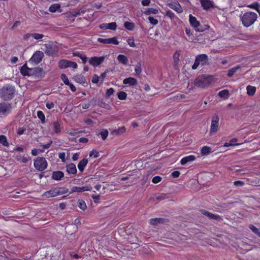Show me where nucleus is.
I'll return each mask as SVG.
<instances>
[{"label":"nucleus","mask_w":260,"mask_h":260,"mask_svg":"<svg viewBox=\"0 0 260 260\" xmlns=\"http://www.w3.org/2000/svg\"><path fill=\"white\" fill-rule=\"evenodd\" d=\"M164 221L162 218H153L150 220L149 223L152 225H157L162 223Z\"/></svg>","instance_id":"nucleus-33"},{"label":"nucleus","mask_w":260,"mask_h":260,"mask_svg":"<svg viewBox=\"0 0 260 260\" xmlns=\"http://www.w3.org/2000/svg\"><path fill=\"white\" fill-rule=\"evenodd\" d=\"M78 207L83 210H85L86 208V205L85 202L82 200H79Z\"/></svg>","instance_id":"nucleus-44"},{"label":"nucleus","mask_w":260,"mask_h":260,"mask_svg":"<svg viewBox=\"0 0 260 260\" xmlns=\"http://www.w3.org/2000/svg\"><path fill=\"white\" fill-rule=\"evenodd\" d=\"M135 71L136 72V75H139L142 72V68L141 63H138L136 65Z\"/></svg>","instance_id":"nucleus-48"},{"label":"nucleus","mask_w":260,"mask_h":260,"mask_svg":"<svg viewBox=\"0 0 260 260\" xmlns=\"http://www.w3.org/2000/svg\"><path fill=\"white\" fill-rule=\"evenodd\" d=\"M118 99L120 100H124L127 98V94L124 91H120L117 94Z\"/></svg>","instance_id":"nucleus-42"},{"label":"nucleus","mask_w":260,"mask_h":260,"mask_svg":"<svg viewBox=\"0 0 260 260\" xmlns=\"http://www.w3.org/2000/svg\"><path fill=\"white\" fill-rule=\"evenodd\" d=\"M58 157L61 160V161L62 162H65V160H66V159H65L66 153L65 152H63L59 153L58 154Z\"/></svg>","instance_id":"nucleus-56"},{"label":"nucleus","mask_w":260,"mask_h":260,"mask_svg":"<svg viewBox=\"0 0 260 260\" xmlns=\"http://www.w3.org/2000/svg\"><path fill=\"white\" fill-rule=\"evenodd\" d=\"M20 72L23 76H30L34 74V70L28 68L25 64L21 68Z\"/></svg>","instance_id":"nucleus-16"},{"label":"nucleus","mask_w":260,"mask_h":260,"mask_svg":"<svg viewBox=\"0 0 260 260\" xmlns=\"http://www.w3.org/2000/svg\"><path fill=\"white\" fill-rule=\"evenodd\" d=\"M37 116L38 118L41 120L42 123H45V116L43 112L41 111H38L37 112Z\"/></svg>","instance_id":"nucleus-38"},{"label":"nucleus","mask_w":260,"mask_h":260,"mask_svg":"<svg viewBox=\"0 0 260 260\" xmlns=\"http://www.w3.org/2000/svg\"><path fill=\"white\" fill-rule=\"evenodd\" d=\"M69 67L72 68L73 69H76L77 68V64L75 62L70 61L69 63Z\"/></svg>","instance_id":"nucleus-58"},{"label":"nucleus","mask_w":260,"mask_h":260,"mask_svg":"<svg viewBox=\"0 0 260 260\" xmlns=\"http://www.w3.org/2000/svg\"><path fill=\"white\" fill-rule=\"evenodd\" d=\"M87 163L88 160L85 158L83 159L82 160L79 161V162L78 164V168L81 172H82L83 171Z\"/></svg>","instance_id":"nucleus-21"},{"label":"nucleus","mask_w":260,"mask_h":260,"mask_svg":"<svg viewBox=\"0 0 260 260\" xmlns=\"http://www.w3.org/2000/svg\"><path fill=\"white\" fill-rule=\"evenodd\" d=\"M211 148L208 146H204L201 149V153L203 155H207L210 153Z\"/></svg>","instance_id":"nucleus-41"},{"label":"nucleus","mask_w":260,"mask_h":260,"mask_svg":"<svg viewBox=\"0 0 260 260\" xmlns=\"http://www.w3.org/2000/svg\"><path fill=\"white\" fill-rule=\"evenodd\" d=\"M209 28L208 25H204L203 26L200 24V26L196 27L195 30L197 31L202 32L205 30L208 29Z\"/></svg>","instance_id":"nucleus-40"},{"label":"nucleus","mask_w":260,"mask_h":260,"mask_svg":"<svg viewBox=\"0 0 260 260\" xmlns=\"http://www.w3.org/2000/svg\"><path fill=\"white\" fill-rule=\"evenodd\" d=\"M117 60L119 62H120L123 64H127V63L128 62L127 57L123 54H119L117 56Z\"/></svg>","instance_id":"nucleus-25"},{"label":"nucleus","mask_w":260,"mask_h":260,"mask_svg":"<svg viewBox=\"0 0 260 260\" xmlns=\"http://www.w3.org/2000/svg\"><path fill=\"white\" fill-rule=\"evenodd\" d=\"M148 20L149 21V22L151 24L154 25H156L158 23V20L156 19H155V18H153V17H151V16H149L148 17Z\"/></svg>","instance_id":"nucleus-54"},{"label":"nucleus","mask_w":260,"mask_h":260,"mask_svg":"<svg viewBox=\"0 0 260 260\" xmlns=\"http://www.w3.org/2000/svg\"><path fill=\"white\" fill-rule=\"evenodd\" d=\"M70 61L62 59L59 62V66L61 69H65L69 68V63Z\"/></svg>","instance_id":"nucleus-31"},{"label":"nucleus","mask_w":260,"mask_h":260,"mask_svg":"<svg viewBox=\"0 0 260 260\" xmlns=\"http://www.w3.org/2000/svg\"><path fill=\"white\" fill-rule=\"evenodd\" d=\"M257 19L256 13L249 11L240 15V20L244 26L248 27L253 25Z\"/></svg>","instance_id":"nucleus-1"},{"label":"nucleus","mask_w":260,"mask_h":260,"mask_svg":"<svg viewBox=\"0 0 260 260\" xmlns=\"http://www.w3.org/2000/svg\"><path fill=\"white\" fill-rule=\"evenodd\" d=\"M64 176V174L61 171H55L52 173V178L53 179L59 181Z\"/></svg>","instance_id":"nucleus-19"},{"label":"nucleus","mask_w":260,"mask_h":260,"mask_svg":"<svg viewBox=\"0 0 260 260\" xmlns=\"http://www.w3.org/2000/svg\"><path fill=\"white\" fill-rule=\"evenodd\" d=\"M174 63L175 66L177 67L179 62V53L176 52L174 54Z\"/></svg>","instance_id":"nucleus-46"},{"label":"nucleus","mask_w":260,"mask_h":260,"mask_svg":"<svg viewBox=\"0 0 260 260\" xmlns=\"http://www.w3.org/2000/svg\"><path fill=\"white\" fill-rule=\"evenodd\" d=\"M200 3L203 8L205 10H208L210 8H214V2L210 0H200Z\"/></svg>","instance_id":"nucleus-13"},{"label":"nucleus","mask_w":260,"mask_h":260,"mask_svg":"<svg viewBox=\"0 0 260 260\" xmlns=\"http://www.w3.org/2000/svg\"><path fill=\"white\" fill-rule=\"evenodd\" d=\"M199 211L202 214L206 216L210 219L218 221H221L223 220L222 217L218 214H213L204 209H201Z\"/></svg>","instance_id":"nucleus-8"},{"label":"nucleus","mask_w":260,"mask_h":260,"mask_svg":"<svg viewBox=\"0 0 260 260\" xmlns=\"http://www.w3.org/2000/svg\"><path fill=\"white\" fill-rule=\"evenodd\" d=\"M189 22L190 25L196 29L198 26H200V22L195 17L192 16L191 15H189Z\"/></svg>","instance_id":"nucleus-20"},{"label":"nucleus","mask_w":260,"mask_h":260,"mask_svg":"<svg viewBox=\"0 0 260 260\" xmlns=\"http://www.w3.org/2000/svg\"><path fill=\"white\" fill-rule=\"evenodd\" d=\"M73 79L77 83L80 84H84L86 82V78L81 75H77L74 76Z\"/></svg>","instance_id":"nucleus-23"},{"label":"nucleus","mask_w":260,"mask_h":260,"mask_svg":"<svg viewBox=\"0 0 260 260\" xmlns=\"http://www.w3.org/2000/svg\"><path fill=\"white\" fill-rule=\"evenodd\" d=\"M219 119V117L217 115H214L212 117L210 127V134H214L217 132L218 129Z\"/></svg>","instance_id":"nucleus-9"},{"label":"nucleus","mask_w":260,"mask_h":260,"mask_svg":"<svg viewBox=\"0 0 260 260\" xmlns=\"http://www.w3.org/2000/svg\"><path fill=\"white\" fill-rule=\"evenodd\" d=\"M52 143V141L50 140L49 143L47 144H46L45 145H42L41 146L43 147V148L44 149H48L50 147L51 144Z\"/></svg>","instance_id":"nucleus-64"},{"label":"nucleus","mask_w":260,"mask_h":260,"mask_svg":"<svg viewBox=\"0 0 260 260\" xmlns=\"http://www.w3.org/2000/svg\"><path fill=\"white\" fill-rule=\"evenodd\" d=\"M259 4L257 2H254L253 4L248 6V7L254 9L259 12L258 9Z\"/></svg>","instance_id":"nucleus-50"},{"label":"nucleus","mask_w":260,"mask_h":260,"mask_svg":"<svg viewBox=\"0 0 260 260\" xmlns=\"http://www.w3.org/2000/svg\"><path fill=\"white\" fill-rule=\"evenodd\" d=\"M44 54L40 51H36L29 60V62L33 65L39 64L42 60Z\"/></svg>","instance_id":"nucleus-6"},{"label":"nucleus","mask_w":260,"mask_h":260,"mask_svg":"<svg viewBox=\"0 0 260 260\" xmlns=\"http://www.w3.org/2000/svg\"><path fill=\"white\" fill-rule=\"evenodd\" d=\"M60 5L59 4H54L51 5L49 8V11L50 12L54 13L60 9Z\"/></svg>","instance_id":"nucleus-27"},{"label":"nucleus","mask_w":260,"mask_h":260,"mask_svg":"<svg viewBox=\"0 0 260 260\" xmlns=\"http://www.w3.org/2000/svg\"><path fill=\"white\" fill-rule=\"evenodd\" d=\"M68 189L66 187H54L45 191L43 194V198H52L67 193Z\"/></svg>","instance_id":"nucleus-2"},{"label":"nucleus","mask_w":260,"mask_h":260,"mask_svg":"<svg viewBox=\"0 0 260 260\" xmlns=\"http://www.w3.org/2000/svg\"><path fill=\"white\" fill-rule=\"evenodd\" d=\"M0 144L4 146L8 147L9 143L7 141L6 137L4 135H0Z\"/></svg>","instance_id":"nucleus-28"},{"label":"nucleus","mask_w":260,"mask_h":260,"mask_svg":"<svg viewBox=\"0 0 260 260\" xmlns=\"http://www.w3.org/2000/svg\"><path fill=\"white\" fill-rule=\"evenodd\" d=\"M218 95L221 98H228L229 95V90L227 89L222 90L218 92Z\"/></svg>","instance_id":"nucleus-35"},{"label":"nucleus","mask_w":260,"mask_h":260,"mask_svg":"<svg viewBox=\"0 0 260 260\" xmlns=\"http://www.w3.org/2000/svg\"><path fill=\"white\" fill-rule=\"evenodd\" d=\"M109 132L107 129H102L100 131L99 135L101 136L103 140H105L108 136Z\"/></svg>","instance_id":"nucleus-32"},{"label":"nucleus","mask_w":260,"mask_h":260,"mask_svg":"<svg viewBox=\"0 0 260 260\" xmlns=\"http://www.w3.org/2000/svg\"><path fill=\"white\" fill-rule=\"evenodd\" d=\"M114 92V89L113 88H110L108 89L106 92V98H109L111 95H112Z\"/></svg>","instance_id":"nucleus-51"},{"label":"nucleus","mask_w":260,"mask_h":260,"mask_svg":"<svg viewBox=\"0 0 260 260\" xmlns=\"http://www.w3.org/2000/svg\"><path fill=\"white\" fill-rule=\"evenodd\" d=\"M209 64V58L207 55L206 54H199L196 57L194 62L192 66V69H197L199 65L204 66Z\"/></svg>","instance_id":"nucleus-4"},{"label":"nucleus","mask_w":260,"mask_h":260,"mask_svg":"<svg viewBox=\"0 0 260 260\" xmlns=\"http://www.w3.org/2000/svg\"><path fill=\"white\" fill-rule=\"evenodd\" d=\"M249 228L256 235H257L258 237H260V231L258 229H257L256 226L253 225V224H250L249 225Z\"/></svg>","instance_id":"nucleus-37"},{"label":"nucleus","mask_w":260,"mask_h":260,"mask_svg":"<svg viewBox=\"0 0 260 260\" xmlns=\"http://www.w3.org/2000/svg\"><path fill=\"white\" fill-rule=\"evenodd\" d=\"M125 28L129 30H132L134 29L135 25L131 22H125L124 24Z\"/></svg>","instance_id":"nucleus-34"},{"label":"nucleus","mask_w":260,"mask_h":260,"mask_svg":"<svg viewBox=\"0 0 260 260\" xmlns=\"http://www.w3.org/2000/svg\"><path fill=\"white\" fill-rule=\"evenodd\" d=\"M162 178L159 176H156L154 177L152 180L153 183L156 184L161 181Z\"/></svg>","instance_id":"nucleus-55"},{"label":"nucleus","mask_w":260,"mask_h":260,"mask_svg":"<svg viewBox=\"0 0 260 260\" xmlns=\"http://www.w3.org/2000/svg\"><path fill=\"white\" fill-rule=\"evenodd\" d=\"M125 132L126 128L125 126H123L120 127H119L117 129L113 130L112 133L116 134L117 135H120L124 133Z\"/></svg>","instance_id":"nucleus-24"},{"label":"nucleus","mask_w":260,"mask_h":260,"mask_svg":"<svg viewBox=\"0 0 260 260\" xmlns=\"http://www.w3.org/2000/svg\"><path fill=\"white\" fill-rule=\"evenodd\" d=\"M45 53L48 55H53L54 52L52 51V48L51 46H46Z\"/></svg>","instance_id":"nucleus-53"},{"label":"nucleus","mask_w":260,"mask_h":260,"mask_svg":"<svg viewBox=\"0 0 260 260\" xmlns=\"http://www.w3.org/2000/svg\"><path fill=\"white\" fill-rule=\"evenodd\" d=\"M100 28L102 29H111L115 30L117 28L116 22H111L109 23H102L100 25Z\"/></svg>","instance_id":"nucleus-15"},{"label":"nucleus","mask_w":260,"mask_h":260,"mask_svg":"<svg viewBox=\"0 0 260 260\" xmlns=\"http://www.w3.org/2000/svg\"><path fill=\"white\" fill-rule=\"evenodd\" d=\"M92 187L90 186L87 185L82 187L73 186L71 188L70 193L73 192H82L85 191H90Z\"/></svg>","instance_id":"nucleus-14"},{"label":"nucleus","mask_w":260,"mask_h":260,"mask_svg":"<svg viewBox=\"0 0 260 260\" xmlns=\"http://www.w3.org/2000/svg\"><path fill=\"white\" fill-rule=\"evenodd\" d=\"M247 93L249 95H253L254 94L256 88L254 86L248 85L246 87Z\"/></svg>","instance_id":"nucleus-30"},{"label":"nucleus","mask_w":260,"mask_h":260,"mask_svg":"<svg viewBox=\"0 0 260 260\" xmlns=\"http://www.w3.org/2000/svg\"><path fill=\"white\" fill-rule=\"evenodd\" d=\"M151 0H142L141 4L143 6H148L150 5Z\"/></svg>","instance_id":"nucleus-60"},{"label":"nucleus","mask_w":260,"mask_h":260,"mask_svg":"<svg viewBox=\"0 0 260 260\" xmlns=\"http://www.w3.org/2000/svg\"><path fill=\"white\" fill-rule=\"evenodd\" d=\"M67 171L69 174H76L77 169L75 164L70 163L67 166Z\"/></svg>","instance_id":"nucleus-18"},{"label":"nucleus","mask_w":260,"mask_h":260,"mask_svg":"<svg viewBox=\"0 0 260 260\" xmlns=\"http://www.w3.org/2000/svg\"><path fill=\"white\" fill-rule=\"evenodd\" d=\"M15 93V88L14 86L7 85L4 86L0 90L1 96L4 100H9L12 99Z\"/></svg>","instance_id":"nucleus-3"},{"label":"nucleus","mask_w":260,"mask_h":260,"mask_svg":"<svg viewBox=\"0 0 260 260\" xmlns=\"http://www.w3.org/2000/svg\"><path fill=\"white\" fill-rule=\"evenodd\" d=\"M46 106L48 109H51L54 107V105L52 102H48L46 103Z\"/></svg>","instance_id":"nucleus-63"},{"label":"nucleus","mask_w":260,"mask_h":260,"mask_svg":"<svg viewBox=\"0 0 260 260\" xmlns=\"http://www.w3.org/2000/svg\"><path fill=\"white\" fill-rule=\"evenodd\" d=\"M234 184L237 186H242L244 184V183L242 181H236L234 182Z\"/></svg>","instance_id":"nucleus-62"},{"label":"nucleus","mask_w":260,"mask_h":260,"mask_svg":"<svg viewBox=\"0 0 260 260\" xmlns=\"http://www.w3.org/2000/svg\"><path fill=\"white\" fill-rule=\"evenodd\" d=\"M89 155L90 157H93L94 158H96L99 156V152L95 150L92 149L91 151H90Z\"/></svg>","instance_id":"nucleus-45"},{"label":"nucleus","mask_w":260,"mask_h":260,"mask_svg":"<svg viewBox=\"0 0 260 260\" xmlns=\"http://www.w3.org/2000/svg\"><path fill=\"white\" fill-rule=\"evenodd\" d=\"M53 125L55 133H58L60 132V125L58 121L54 122Z\"/></svg>","instance_id":"nucleus-39"},{"label":"nucleus","mask_w":260,"mask_h":260,"mask_svg":"<svg viewBox=\"0 0 260 260\" xmlns=\"http://www.w3.org/2000/svg\"><path fill=\"white\" fill-rule=\"evenodd\" d=\"M44 37V35L38 33H32V38L36 40H40Z\"/></svg>","instance_id":"nucleus-47"},{"label":"nucleus","mask_w":260,"mask_h":260,"mask_svg":"<svg viewBox=\"0 0 260 260\" xmlns=\"http://www.w3.org/2000/svg\"><path fill=\"white\" fill-rule=\"evenodd\" d=\"M150 174H151L150 171H147V172H145L144 177L142 179V184H145L147 182V180H148Z\"/></svg>","instance_id":"nucleus-43"},{"label":"nucleus","mask_w":260,"mask_h":260,"mask_svg":"<svg viewBox=\"0 0 260 260\" xmlns=\"http://www.w3.org/2000/svg\"><path fill=\"white\" fill-rule=\"evenodd\" d=\"M11 110V106L8 103L0 104V113L4 115H7Z\"/></svg>","instance_id":"nucleus-12"},{"label":"nucleus","mask_w":260,"mask_h":260,"mask_svg":"<svg viewBox=\"0 0 260 260\" xmlns=\"http://www.w3.org/2000/svg\"><path fill=\"white\" fill-rule=\"evenodd\" d=\"M26 131V128H24V127H20V128H19L18 129H17V134L19 135H22L23 134H24V132Z\"/></svg>","instance_id":"nucleus-57"},{"label":"nucleus","mask_w":260,"mask_h":260,"mask_svg":"<svg viewBox=\"0 0 260 260\" xmlns=\"http://www.w3.org/2000/svg\"><path fill=\"white\" fill-rule=\"evenodd\" d=\"M195 86L201 88H205L208 87L210 82L209 80L204 77H198L194 80L193 82Z\"/></svg>","instance_id":"nucleus-7"},{"label":"nucleus","mask_w":260,"mask_h":260,"mask_svg":"<svg viewBox=\"0 0 260 260\" xmlns=\"http://www.w3.org/2000/svg\"><path fill=\"white\" fill-rule=\"evenodd\" d=\"M127 44L131 47H134L136 46V44L135 43V40L133 38H129L127 39Z\"/></svg>","instance_id":"nucleus-52"},{"label":"nucleus","mask_w":260,"mask_h":260,"mask_svg":"<svg viewBox=\"0 0 260 260\" xmlns=\"http://www.w3.org/2000/svg\"><path fill=\"white\" fill-rule=\"evenodd\" d=\"M158 11L156 9L154 8H148L144 12V14L146 15H149L151 14H157Z\"/></svg>","instance_id":"nucleus-29"},{"label":"nucleus","mask_w":260,"mask_h":260,"mask_svg":"<svg viewBox=\"0 0 260 260\" xmlns=\"http://www.w3.org/2000/svg\"><path fill=\"white\" fill-rule=\"evenodd\" d=\"M249 228L256 235H257L258 237H260V231L258 229H257L256 226L253 225V224H250L249 225Z\"/></svg>","instance_id":"nucleus-36"},{"label":"nucleus","mask_w":260,"mask_h":260,"mask_svg":"<svg viewBox=\"0 0 260 260\" xmlns=\"http://www.w3.org/2000/svg\"><path fill=\"white\" fill-rule=\"evenodd\" d=\"M241 68V67L239 65H238L230 70H229L228 76L229 77H232L235 73L237 72V71Z\"/></svg>","instance_id":"nucleus-26"},{"label":"nucleus","mask_w":260,"mask_h":260,"mask_svg":"<svg viewBox=\"0 0 260 260\" xmlns=\"http://www.w3.org/2000/svg\"><path fill=\"white\" fill-rule=\"evenodd\" d=\"M104 56L92 57L89 59V63L93 67H97L101 64L104 60Z\"/></svg>","instance_id":"nucleus-10"},{"label":"nucleus","mask_w":260,"mask_h":260,"mask_svg":"<svg viewBox=\"0 0 260 260\" xmlns=\"http://www.w3.org/2000/svg\"><path fill=\"white\" fill-rule=\"evenodd\" d=\"M196 159V157L194 155H189L183 157L181 160V164L183 165L186 164L188 162H191Z\"/></svg>","instance_id":"nucleus-22"},{"label":"nucleus","mask_w":260,"mask_h":260,"mask_svg":"<svg viewBox=\"0 0 260 260\" xmlns=\"http://www.w3.org/2000/svg\"><path fill=\"white\" fill-rule=\"evenodd\" d=\"M123 83L125 85L128 84L129 86H136L138 84L137 80L133 77H128L123 80Z\"/></svg>","instance_id":"nucleus-17"},{"label":"nucleus","mask_w":260,"mask_h":260,"mask_svg":"<svg viewBox=\"0 0 260 260\" xmlns=\"http://www.w3.org/2000/svg\"><path fill=\"white\" fill-rule=\"evenodd\" d=\"M17 160L20 162H22L23 163H26L28 161V159L27 158L25 157H24V156H22V157H20L19 158H17Z\"/></svg>","instance_id":"nucleus-59"},{"label":"nucleus","mask_w":260,"mask_h":260,"mask_svg":"<svg viewBox=\"0 0 260 260\" xmlns=\"http://www.w3.org/2000/svg\"><path fill=\"white\" fill-rule=\"evenodd\" d=\"M61 79L66 85H67L68 84H70V82H69V79L65 74H61Z\"/></svg>","instance_id":"nucleus-49"},{"label":"nucleus","mask_w":260,"mask_h":260,"mask_svg":"<svg viewBox=\"0 0 260 260\" xmlns=\"http://www.w3.org/2000/svg\"><path fill=\"white\" fill-rule=\"evenodd\" d=\"M40 153V149H34L31 150V154L34 156H36Z\"/></svg>","instance_id":"nucleus-61"},{"label":"nucleus","mask_w":260,"mask_h":260,"mask_svg":"<svg viewBox=\"0 0 260 260\" xmlns=\"http://www.w3.org/2000/svg\"><path fill=\"white\" fill-rule=\"evenodd\" d=\"M34 166L38 171H42L47 168L48 164L45 158L37 157L34 160Z\"/></svg>","instance_id":"nucleus-5"},{"label":"nucleus","mask_w":260,"mask_h":260,"mask_svg":"<svg viewBox=\"0 0 260 260\" xmlns=\"http://www.w3.org/2000/svg\"><path fill=\"white\" fill-rule=\"evenodd\" d=\"M97 40L98 42L103 44H113L117 45L119 43L116 37L108 39L99 38Z\"/></svg>","instance_id":"nucleus-11"}]
</instances>
